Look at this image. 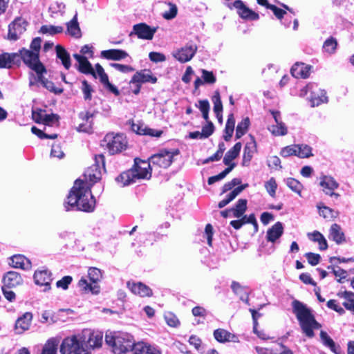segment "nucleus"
<instances>
[{
    "label": "nucleus",
    "instance_id": "nucleus-8",
    "mask_svg": "<svg viewBox=\"0 0 354 354\" xmlns=\"http://www.w3.org/2000/svg\"><path fill=\"white\" fill-rule=\"evenodd\" d=\"M179 155L178 149H162L160 150L157 153L152 155L149 158V161L152 164L153 167H158L160 168L166 169L169 167L173 161L175 160V157Z\"/></svg>",
    "mask_w": 354,
    "mask_h": 354
},
{
    "label": "nucleus",
    "instance_id": "nucleus-58",
    "mask_svg": "<svg viewBox=\"0 0 354 354\" xmlns=\"http://www.w3.org/2000/svg\"><path fill=\"white\" fill-rule=\"evenodd\" d=\"M201 73L204 83L214 84L216 82V79L212 72L202 69Z\"/></svg>",
    "mask_w": 354,
    "mask_h": 354
},
{
    "label": "nucleus",
    "instance_id": "nucleus-61",
    "mask_svg": "<svg viewBox=\"0 0 354 354\" xmlns=\"http://www.w3.org/2000/svg\"><path fill=\"white\" fill-rule=\"evenodd\" d=\"M169 10L165 11L163 13L162 16L166 19H172L176 16L178 9L175 4L169 3Z\"/></svg>",
    "mask_w": 354,
    "mask_h": 354
},
{
    "label": "nucleus",
    "instance_id": "nucleus-37",
    "mask_svg": "<svg viewBox=\"0 0 354 354\" xmlns=\"http://www.w3.org/2000/svg\"><path fill=\"white\" fill-rule=\"evenodd\" d=\"M330 237L338 244L344 241V234L339 225L335 223L331 225L330 229Z\"/></svg>",
    "mask_w": 354,
    "mask_h": 354
},
{
    "label": "nucleus",
    "instance_id": "nucleus-24",
    "mask_svg": "<svg viewBox=\"0 0 354 354\" xmlns=\"http://www.w3.org/2000/svg\"><path fill=\"white\" fill-rule=\"evenodd\" d=\"M283 234V223L278 221L269 228L266 232V239L271 243L276 242Z\"/></svg>",
    "mask_w": 354,
    "mask_h": 354
},
{
    "label": "nucleus",
    "instance_id": "nucleus-51",
    "mask_svg": "<svg viewBox=\"0 0 354 354\" xmlns=\"http://www.w3.org/2000/svg\"><path fill=\"white\" fill-rule=\"evenodd\" d=\"M64 8L65 6L62 3L55 2L50 5L48 11L51 13V16L54 17V15H62Z\"/></svg>",
    "mask_w": 354,
    "mask_h": 354
},
{
    "label": "nucleus",
    "instance_id": "nucleus-56",
    "mask_svg": "<svg viewBox=\"0 0 354 354\" xmlns=\"http://www.w3.org/2000/svg\"><path fill=\"white\" fill-rule=\"evenodd\" d=\"M32 116L35 122L44 124V115L42 109L34 108L32 109Z\"/></svg>",
    "mask_w": 354,
    "mask_h": 354
},
{
    "label": "nucleus",
    "instance_id": "nucleus-47",
    "mask_svg": "<svg viewBox=\"0 0 354 354\" xmlns=\"http://www.w3.org/2000/svg\"><path fill=\"white\" fill-rule=\"evenodd\" d=\"M319 209V214L320 216H323L324 218H332L336 216V212L333 209L326 207V206H321L317 205Z\"/></svg>",
    "mask_w": 354,
    "mask_h": 354
},
{
    "label": "nucleus",
    "instance_id": "nucleus-26",
    "mask_svg": "<svg viewBox=\"0 0 354 354\" xmlns=\"http://www.w3.org/2000/svg\"><path fill=\"white\" fill-rule=\"evenodd\" d=\"M100 56L106 59L118 61L127 57L128 53L120 49H110L101 51Z\"/></svg>",
    "mask_w": 354,
    "mask_h": 354
},
{
    "label": "nucleus",
    "instance_id": "nucleus-17",
    "mask_svg": "<svg viewBox=\"0 0 354 354\" xmlns=\"http://www.w3.org/2000/svg\"><path fill=\"white\" fill-rule=\"evenodd\" d=\"M312 66L303 62L295 63L291 68V74L296 78L306 79L310 76Z\"/></svg>",
    "mask_w": 354,
    "mask_h": 354
},
{
    "label": "nucleus",
    "instance_id": "nucleus-55",
    "mask_svg": "<svg viewBox=\"0 0 354 354\" xmlns=\"http://www.w3.org/2000/svg\"><path fill=\"white\" fill-rule=\"evenodd\" d=\"M248 186V184H244L241 186H239L234 188L231 192H230L227 196L226 199L229 203L232 201L243 190H244Z\"/></svg>",
    "mask_w": 354,
    "mask_h": 354
},
{
    "label": "nucleus",
    "instance_id": "nucleus-42",
    "mask_svg": "<svg viewBox=\"0 0 354 354\" xmlns=\"http://www.w3.org/2000/svg\"><path fill=\"white\" fill-rule=\"evenodd\" d=\"M164 319L167 324L173 328H177L180 326V321L175 314L171 312H165Z\"/></svg>",
    "mask_w": 354,
    "mask_h": 354
},
{
    "label": "nucleus",
    "instance_id": "nucleus-33",
    "mask_svg": "<svg viewBox=\"0 0 354 354\" xmlns=\"http://www.w3.org/2000/svg\"><path fill=\"white\" fill-rule=\"evenodd\" d=\"M134 172L135 171H132L131 169L122 172L116 178L117 183L121 186H126L136 182L137 179L134 175Z\"/></svg>",
    "mask_w": 354,
    "mask_h": 354
},
{
    "label": "nucleus",
    "instance_id": "nucleus-2",
    "mask_svg": "<svg viewBox=\"0 0 354 354\" xmlns=\"http://www.w3.org/2000/svg\"><path fill=\"white\" fill-rule=\"evenodd\" d=\"M41 39L35 37L31 41L30 48H21L18 53L24 63L33 71L30 78V86H41L44 87L43 73L44 66L39 60V52L41 50Z\"/></svg>",
    "mask_w": 354,
    "mask_h": 354
},
{
    "label": "nucleus",
    "instance_id": "nucleus-19",
    "mask_svg": "<svg viewBox=\"0 0 354 354\" xmlns=\"http://www.w3.org/2000/svg\"><path fill=\"white\" fill-rule=\"evenodd\" d=\"M9 265L13 268L29 270L32 267L30 261L22 254H15L9 258Z\"/></svg>",
    "mask_w": 354,
    "mask_h": 354
},
{
    "label": "nucleus",
    "instance_id": "nucleus-57",
    "mask_svg": "<svg viewBox=\"0 0 354 354\" xmlns=\"http://www.w3.org/2000/svg\"><path fill=\"white\" fill-rule=\"evenodd\" d=\"M64 156V152L62 150V148L59 143H53L51 145V151H50V156L55 157L57 158H62Z\"/></svg>",
    "mask_w": 354,
    "mask_h": 354
},
{
    "label": "nucleus",
    "instance_id": "nucleus-40",
    "mask_svg": "<svg viewBox=\"0 0 354 354\" xmlns=\"http://www.w3.org/2000/svg\"><path fill=\"white\" fill-rule=\"evenodd\" d=\"M250 124V122L248 118H245L240 122H239L236 130V138L237 139L241 138L243 135L246 133Z\"/></svg>",
    "mask_w": 354,
    "mask_h": 354
},
{
    "label": "nucleus",
    "instance_id": "nucleus-46",
    "mask_svg": "<svg viewBox=\"0 0 354 354\" xmlns=\"http://www.w3.org/2000/svg\"><path fill=\"white\" fill-rule=\"evenodd\" d=\"M212 102L214 104V111L216 113V117H218L220 113H222L223 105L218 91L215 92V94L213 95Z\"/></svg>",
    "mask_w": 354,
    "mask_h": 354
},
{
    "label": "nucleus",
    "instance_id": "nucleus-7",
    "mask_svg": "<svg viewBox=\"0 0 354 354\" xmlns=\"http://www.w3.org/2000/svg\"><path fill=\"white\" fill-rule=\"evenodd\" d=\"M102 145L111 155L122 152L127 148V140L122 133H107L102 140Z\"/></svg>",
    "mask_w": 354,
    "mask_h": 354
},
{
    "label": "nucleus",
    "instance_id": "nucleus-48",
    "mask_svg": "<svg viewBox=\"0 0 354 354\" xmlns=\"http://www.w3.org/2000/svg\"><path fill=\"white\" fill-rule=\"evenodd\" d=\"M265 188L268 193V194L271 197H274L276 194V190L277 188V184L274 178H270L267 182L265 183Z\"/></svg>",
    "mask_w": 354,
    "mask_h": 354
},
{
    "label": "nucleus",
    "instance_id": "nucleus-60",
    "mask_svg": "<svg viewBox=\"0 0 354 354\" xmlns=\"http://www.w3.org/2000/svg\"><path fill=\"white\" fill-rule=\"evenodd\" d=\"M189 343L190 345L194 346V348L198 351H201L203 350L202 341L196 335H191L189 339Z\"/></svg>",
    "mask_w": 354,
    "mask_h": 354
},
{
    "label": "nucleus",
    "instance_id": "nucleus-6",
    "mask_svg": "<svg viewBox=\"0 0 354 354\" xmlns=\"http://www.w3.org/2000/svg\"><path fill=\"white\" fill-rule=\"evenodd\" d=\"M310 102L311 107L319 106L322 104H326L328 102L326 91L318 86L315 83H308L299 90V95L301 97H305Z\"/></svg>",
    "mask_w": 354,
    "mask_h": 354
},
{
    "label": "nucleus",
    "instance_id": "nucleus-1",
    "mask_svg": "<svg viewBox=\"0 0 354 354\" xmlns=\"http://www.w3.org/2000/svg\"><path fill=\"white\" fill-rule=\"evenodd\" d=\"M95 163L90 167L84 174V179H77L71 189L64 207L66 211L77 209L92 212L95 201L91 192V186L102 178V170L104 169V157L100 154L95 158Z\"/></svg>",
    "mask_w": 354,
    "mask_h": 354
},
{
    "label": "nucleus",
    "instance_id": "nucleus-45",
    "mask_svg": "<svg viewBox=\"0 0 354 354\" xmlns=\"http://www.w3.org/2000/svg\"><path fill=\"white\" fill-rule=\"evenodd\" d=\"M234 167L235 164H232L230 167H227L218 175L209 177L208 179V184L212 185L214 183L223 179L233 169Z\"/></svg>",
    "mask_w": 354,
    "mask_h": 354
},
{
    "label": "nucleus",
    "instance_id": "nucleus-18",
    "mask_svg": "<svg viewBox=\"0 0 354 354\" xmlns=\"http://www.w3.org/2000/svg\"><path fill=\"white\" fill-rule=\"evenodd\" d=\"M233 7L237 10L239 16L245 19L257 20L259 19V15L247 8L243 1L236 0L233 3Z\"/></svg>",
    "mask_w": 354,
    "mask_h": 354
},
{
    "label": "nucleus",
    "instance_id": "nucleus-22",
    "mask_svg": "<svg viewBox=\"0 0 354 354\" xmlns=\"http://www.w3.org/2000/svg\"><path fill=\"white\" fill-rule=\"evenodd\" d=\"M214 337L216 341L221 343L229 342H239V337L236 335L232 334L223 328L215 330L214 331Z\"/></svg>",
    "mask_w": 354,
    "mask_h": 354
},
{
    "label": "nucleus",
    "instance_id": "nucleus-54",
    "mask_svg": "<svg viewBox=\"0 0 354 354\" xmlns=\"http://www.w3.org/2000/svg\"><path fill=\"white\" fill-rule=\"evenodd\" d=\"M268 166L271 169L278 170L281 169V160L277 156H272L268 158Z\"/></svg>",
    "mask_w": 354,
    "mask_h": 354
},
{
    "label": "nucleus",
    "instance_id": "nucleus-10",
    "mask_svg": "<svg viewBox=\"0 0 354 354\" xmlns=\"http://www.w3.org/2000/svg\"><path fill=\"white\" fill-rule=\"evenodd\" d=\"M80 338L87 346L92 348H99L102 344L103 334L101 331L84 329L80 333Z\"/></svg>",
    "mask_w": 354,
    "mask_h": 354
},
{
    "label": "nucleus",
    "instance_id": "nucleus-12",
    "mask_svg": "<svg viewBox=\"0 0 354 354\" xmlns=\"http://www.w3.org/2000/svg\"><path fill=\"white\" fill-rule=\"evenodd\" d=\"M27 22L22 18H17L8 26L7 39L10 41H17L26 31Z\"/></svg>",
    "mask_w": 354,
    "mask_h": 354
},
{
    "label": "nucleus",
    "instance_id": "nucleus-52",
    "mask_svg": "<svg viewBox=\"0 0 354 354\" xmlns=\"http://www.w3.org/2000/svg\"><path fill=\"white\" fill-rule=\"evenodd\" d=\"M95 75H93V77H99L101 83L106 80L109 77L106 73L104 72L103 67L100 64H96L93 68Z\"/></svg>",
    "mask_w": 354,
    "mask_h": 354
},
{
    "label": "nucleus",
    "instance_id": "nucleus-32",
    "mask_svg": "<svg viewBox=\"0 0 354 354\" xmlns=\"http://www.w3.org/2000/svg\"><path fill=\"white\" fill-rule=\"evenodd\" d=\"M18 61V53H2L0 55V68H9Z\"/></svg>",
    "mask_w": 354,
    "mask_h": 354
},
{
    "label": "nucleus",
    "instance_id": "nucleus-35",
    "mask_svg": "<svg viewBox=\"0 0 354 354\" xmlns=\"http://www.w3.org/2000/svg\"><path fill=\"white\" fill-rule=\"evenodd\" d=\"M268 130L274 136H284L288 133V127L283 122L270 125Z\"/></svg>",
    "mask_w": 354,
    "mask_h": 354
},
{
    "label": "nucleus",
    "instance_id": "nucleus-28",
    "mask_svg": "<svg viewBox=\"0 0 354 354\" xmlns=\"http://www.w3.org/2000/svg\"><path fill=\"white\" fill-rule=\"evenodd\" d=\"M66 34L70 36L79 39L82 37V32L77 22V14L75 13L73 19L66 23Z\"/></svg>",
    "mask_w": 354,
    "mask_h": 354
},
{
    "label": "nucleus",
    "instance_id": "nucleus-27",
    "mask_svg": "<svg viewBox=\"0 0 354 354\" xmlns=\"http://www.w3.org/2000/svg\"><path fill=\"white\" fill-rule=\"evenodd\" d=\"M134 354H160L159 349L153 345L140 342L133 347Z\"/></svg>",
    "mask_w": 354,
    "mask_h": 354
},
{
    "label": "nucleus",
    "instance_id": "nucleus-43",
    "mask_svg": "<svg viewBox=\"0 0 354 354\" xmlns=\"http://www.w3.org/2000/svg\"><path fill=\"white\" fill-rule=\"evenodd\" d=\"M286 184L292 191L301 196L303 185L299 181L292 178H288L286 180Z\"/></svg>",
    "mask_w": 354,
    "mask_h": 354
},
{
    "label": "nucleus",
    "instance_id": "nucleus-44",
    "mask_svg": "<svg viewBox=\"0 0 354 354\" xmlns=\"http://www.w3.org/2000/svg\"><path fill=\"white\" fill-rule=\"evenodd\" d=\"M88 274L90 281L93 282L94 284H97V283L101 280L102 277L101 270L94 267L89 268L88 270Z\"/></svg>",
    "mask_w": 354,
    "mask_h": 354
},
{
    "label": "nucleus",
    "instance_id": "nucleus-38",
    "mask_svg": "<svg viewBox=\"0 0 354 354\" xmlns=\"http://www.w3.org/2000/svg\"><path fill=\"white\" fill-rule=\"evenodd\" d=\"M296 156L300 158H308L313 156V149L306 144L296 145Z\"/></svg>",
    "mask_w": 354,
    "mask_h": 354
},
{
    "label": "nucleus",
    "instance_id": "nucleus-50",
    "mask_svg": "<svg viewBox=\"0 0 354 354\" xmlns=\"http://www.w3.org/2000/svg\"><path fill=\"white\" fill-rule=\"evenodd\" d=\"M82 91L84 95V98L85 100H91L92 97V93L93 92V89L92 86L88 83L87 81L84 80L82 82Z\"/></svg>",
    "mask_w": 354,
    "mask_h": 354
},
{
    "label": "nucleus",
    "instance_id": "nucleus-63",
    "mask_svg": "<svg viewBox=\"0 0 354 354\" xmlns=\"http://www.w3.org/2000/svg\"><path fill=\"white\" fill-rule=\"evenodd\" d=\"M131 129L133 132L139 135H145L147 126L140 122L133 123L131 125Z\"/></svg>",
    "mask_w": 354,
    "mask_h": 354
},
{
    "label": "nucleus",
    "instance_id": "nucleus-14",
    "mask_svg": "<svg viewBox=\"0 0 354 354\" xmlns=\"http://www.w3.org/2000/svg\"><path fill=\"white\" fill-rule=\"evenodd\" d=\"M157 28L156 27H151L145 23H140L133 26L131 35L135 34L139 39L151 40Z\"/></svg>",
    "mask_w": 354,
    "mask_h": 354
},
{
    "label": "nucleus",
    "instance_id": "nucleus-41",
    "mask_svg": "<svg viewBox=\"0 0 354 354\" xmlns=\"http://www.w3.org/2000/svg\"><path fill=\"white\" fill-rule=\"evenodd\" d=\"M320 338L324 346L328 347L335 353L339 354L334 341L330 337L326 332L322 330L320 333Z\"/></svg>",
    "mask_w": 354,
    "mask_h": 354
},
{
    "label": "nucleus",
    "instance_id": "nucleus-5",
    "mask_svg": "<svg viewBox=\"0 0 354 354\" xmlns=\"http://www.w3.org/2000/svg\"><path fill=\"white\" fill-rule=\"evenodd\" d=\"M105 342L112 348L115 354H124L133 349L135 340L133 337L120 331H106Z\"/></svg>",
    "mask_w": 354,
    "mask_h": 354
},
{
    "label": "nucleus",
    "instance_id": "nucleus-34",
    "mask_svg": "<svg viewBox=\"0 0 354 354\" xmlns=\"http://www.w3.org/2000/svg\"><path fill=\"white\" fill-rule=\"evenodd\" d=\"M241 147V143L237 142L225 153L223 158V163L225 165L230 167L233 164L232 162L239 156Z\"/></svg>",
    "mask_w": 354,
    "mask_h": 354
},
{
    "label": "nucleus",
    "instance_id": "nucleus-62",
    "mask_svg": "<svg viewBox=\"0 0 354 354\" xmlns=\"http://www.w3.org/2000/svg\"><path fill=\"white\" fill-rule=\"evenodd\" d=\"M214 127L212 122H207L202 128L201 134L204 138H207L210 136L214 132Z\"/></svg>",
    "mask_w": 354,
    "mask_h": 354
},
{
    "label": "nucleus",
    "instance_id": "nucleus-3",
    "mask_svg": "<svg viewBox=\"0 0 354 354\" xmlns=\"http://www.w3.org/2000/svg\"><path fill=\"white\" fill-rule=\"evenodd\" d=\"M59 340L57 338L49 339L46 343V354H82L88 353L84 348L80 338V333L65 338L59 346Z\"/></svg>",
    "mask_w": 354,
    "mask_h": 354
},
{
    "label": "nucleus",
    "instance_id": "nucleus-20",
    "mask_svg": "<svg viewBox=\"0 0 354 354\" xmlns=\"http://www.w3.org/2000/svg\"><path fill=\"white\" fill-rule=\"evenodd\" d=\"M4 286L7 288H14L22 284L23 279L20 274L15 271L6 272L2 279Z\"/></svg>",
    "mask_w": 354,
    "mask_h": 354
},
{
    "label": "nucleus",
    "instance_id": "nucleus-16",
    "mask_svg": "<svg viewBox=\"0 0 354 354\" xmlns=\"http://www.w3.org/2000/svg\"><path fill=\"white\" fill-rule=\"evenodd\" d=\"M157 82L156 77L153 76L151 71L149 70H141L137 71L132 77L130 84H142L152 83L155 84Z\"/></svg>",
    "mask_w": 354,
    "mask_h": 354
},
{
    "label": "nucleus",
    "instance_id": "nucleus-9",
    "mask_svg": "<svg viewBox=\"0 0 354 354\" xmlns=\"http://www.w3.org/2000/svg\"><path fill=\"white\" fill-rule=\"evenodd\" d=\"M198 50V46L192 41L173 50L171 55L180 63H186L192 59Z\"/></svg>",
    "mask_w": 354,
    "mask_h": 354
},
{
    "label": "nucleus",
    "instance_id": "nucleus-13",
    "mask_svg": "<svg viewBox=\"0 0 354 354\" xmlns=\"http://www.w3.org/2000/svg\"><path fill=\"white\" fill-rule=\"evenodd\" d=\"M320 186L322 187L323 192L330 196H333L336 198H339V194L335 192V190L338 188L339 183L335 179L330 176H323L320 178Z\"/></svg>",
    "mask_w": 354,
    "mask_h": 354
},
{
    "label": "nucleus",
    "instance_id": "nucleus-49",
    "mask_svg": "<svg viewBox=\"0 0 354 354\" xmlns=\"http://www.w3.org/2000/svg\"><path fill=\"white\" fill-rule=\"evenodd\" d=\"M337 46V41L333 38L326 39L323 45V48L325 52L332 54L335 52Z\"/></svg>",
    "mask_w": 354,
    "mask_h": 354
},
{
    "label": "nucleus",
    "instance_id": "nucleus-11",
    "mask_svg": "<svg viewBox=\"0 0 354 354\" xmlns=\"http://www.w3.org/2000/svg\"><path fill=\"white\" fill-rule=\"evenodd\" d=\"M134 166L131 168L135 171L134 175L137 180L147 179L149 180L151 176V171L153 169L151 161H145L139 158H136Z\"/></svg>",
    "mask_w": 354,
    "mask_h": 354
},
{
    "label": "nucleus",
    "instance_id": "nucleus-29",
    "mask_svg": "<svg viewBox=\"0 0 354 354\" xmlns=\"http://www.w3.org/2000/svg\"><path fill=\"white\" fill-rule=\"evenodd\" d=\"M57 58L59 59L65 69L68 70L71 66V57L68 51L61 45L55 46Z\"/></svg>",
    "mask_w": 354,
    "mask_h": 354
},
{
    "label": "nucleus",
    "instance_id": "nucleus-21",
    "mask_svg": "<svg viewBox=\"0 0 354 354\" xmlns=\"http://www.w3.org/2000/svg\"><path fill=\"white\" fill-rule=\"evenodd\" d=\"M73 57L78 62V70L81 73L86 75H95L93 67L86 57L79 54H74Z\"/></svg>",
    "mask_w": 354,
    "mask_h": 354
},
{
    "label": "nucleus",
    "instance_id": "nucleus-23",
    "mask_svg": "<svg viewBox=\"0 0 354 354\" xmlns=\"http://www.w3.org/2000/svg\"><path fill=\"white\" fill-rule=\"evenodd\" d=\"M32 319V313H25L21 317H19L15 323V331L18 334H21L27 330L31 324Z\"/></svg>",
    "mask_w": 354,
    "mask_h": 354
},
{
    "label": "nucleus",
    "instance_id": "nucleus-15",
    "mask_svg": "<svg viewBox=\"0 0 354 354\" xmlns=\"http://www.w3.org/2000/svg\"><path fill=\"white\" fill-rule=\"evenodd\" d=\"M127 286L133 295L141 297H149L153 295L151 288L142 282L130 281L127 283Z\"/></svg>",
    "mask_w": 354,
    "mask_h": 354
},
{
    "label": "nucleus",
    "instance_id": "nucleus-39",
    "mask_svg": "<svg viewBox=\"0 0 354 354\" xmlns=\"http://www.w3.org/2000/svg\"><path fill=\"white\" fill-rule=\"evenodd\" d=\"M234 126L235 120L234 115L233 114H230L226 122L225 134L223 136V138L226 141L230 140L232 138L234 129Z\"/></svg>",
    "mask_w": 354,
    "mask_h": 354
},
{
    "label": "nucleus",
    "instance_id": "nucleus-31",
    "mask_svg": "<svg viewBox=\"0 0 354 354\" xmlns=\"http://www.w3.org/2000/svg\"><path fill=\"white\" fill-rule=\"evenodd\" d=\"M80 290L84 293L91 292L92 294L97 295L100 291L98 284H94L93 282H88L85 278L82 277L78 282Z\"/></svg>",
    "mask_w": 354,
    "mask_h": 354
},
{
    "label": "nucleus",
    "instance_id": "nucleus-4",
    "mask_svg": "<svg viewBox=\"0 0 354 354\" xmlns=\"http://www.w3.org/2000/svg\"><path fill=\"white\" fill-rule=\"evenodd\" d=\"M292 306L303 333L310 338L314 337V330L319 329L321 325L315 320L311 310L297 300L293 301Z\"/></svg>",
    "mask_w": 354,
    "mask_h": 354
},
{
    "label": "nucleus",
    "instance_id": "nucleus-53",
    "mask_svg": "<svg viewBox=\"0 0 354 354\" xmlns=\"http://www.w3.org/2000/svg\"><path fill=\"white\" fill-rule=\"evenodd\" d=\"M59 116L55 113H46V126L57 127L59 125Z\"/></svg>",
    "mask_w": 354,
    "mask_h": 354
},
{
    "label": "nucleus",
    "instance_id": "nucleus-59",
    "mask_svg": "<svg viewBox=\"0 0 354 354\" xmlns=\"http://www.w3.org/2000/svg\"><path fill=\"white\" fill-rule=\"evenodd\" d=\"M296 145H292L282 148L280 151V155L285 158L290 156H296Z\"/></svg>",
    "mask_w": 354,
    "mask_h": 354
},
{
    "label": "nucleus",
    "instance_id": "nucleus-30",
    "mask_svg": "<svg viewBox=\"0 0 354 354\" xmlns=\"http://www.w3.org/2000/svg\"><path fill=\"white\" fill-rule=\"evenodd\" d=\"M257 151V144L254 138H252V140L246 143L243 156V165L248 166L251 161L253 155Z\"/></svg>",
    "mask_w": 354,
    "mask_h": 354
},
{
    "label": "nucleus",
    "instance_id": "nucleus-64",
    "mask_svg": "<svg viewBox=\"0 0 354 354\" xmlns=\"http://www.w3.org/2000/svg\"><path fill=\"white\" fill-rule=\"evenodd\" d=\"M72 280L73 279L71 276H65L57 281L56 286L59 288L66 290L68 288V285L72 282Z\"/></svg>",
    "mask_w": 354,
    "mask_h": 354
},
{
    "label": "nucleus",
    "instance_id": "nucleus-25",
    "mask_svg": "<svg viewBox=\"0 0 354 354\" xmlns=\"http://www.w3.org/2000/svg\"><path fill=\"white\" fill-rule=\"evenodd\" d=\"M79 118L82 120V122L77 127V130L80 132H90L92 129L93 114L88 112L80 113Z\"/></svg>",
    "mask_w": 354,
    "mask_h": 354
},
{
    "label": "nucleus",
    "instance_id": "nucleus-36",
    "mask_svg": "<svg viewBox=\"0 0 354 354\" xmlns=\"http://www.w3.org/2000/svg\"><path fill=\"white\" fill-rule=\"evenodd\" d=\"M248 201L246 199H239L234 207L230 209L234 217L240 218L244 216V213L247 209Z\"/></svg>",
    "mask_w": 354,
    "mask_h": 354
}]
</instances>
